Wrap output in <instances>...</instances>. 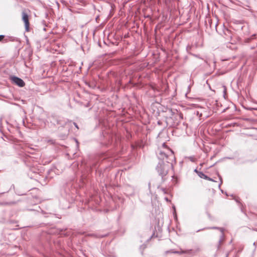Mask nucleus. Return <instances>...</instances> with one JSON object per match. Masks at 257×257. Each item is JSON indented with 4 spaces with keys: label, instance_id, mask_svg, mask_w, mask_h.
I'll list each match as a JSON object with an SVG mask.
<instances>
[{
    "label": "nucleus",
    "instance_id": "obj_1",
    "mask_svg": "<svg viewBox=\"0 0 257 257\" xmlns=\"http://www.w3.org/2000/svg\"><path fill=\"white\" fill-rule=\"evenodd\" d=\"M168 151L169 154L161 151L159 152V158L162 159L163 161L159 164L157 169L162 176H166L169 170L173 168V162L174 160L173 152L169 149H168Z\"/></svg>",
    "mask_w": 257,
    "mask_h": 257
},
{
    "label": "nucleus",
    "instance_id": "obj_2",
    "mask_svg": "<svg viewBox=\"0 0 257 257\" xmlns=\"http://www.w3.org/2000/svg\"><path fill=\"white\" fill-rule=\"evenodd\" d=\"M30 11L29 10H24L23 11L22 20L25 23V29L27 32L29 31L30 23H29V13Z\"/></svg>",
    "mask_w": 257,
    "mask_h": 257
},
{
    "label": "nucleus",
    "instance_id": "obj_3",
    "mask_svg": "<svg viewBox=\"0 0 257 257\" xmlns=\"http://www.w3.org/2000/svg\"><path fill=\"white\" fill-rule=\"evenodd\" d=\"M10 80L15 84L20 87H24L25 85V82L21 78L16 76H11Z\"/></svg>",
    "mask_w": 257,
    "mask_h": 257
},
{
    "label": "nucleus",
    "instance_id": "obj_4",
    "mask_svg": "<svg viewBox=\"0 0 257 257\" xmlns=\"http://www.w3.org/2000/svg\"><path fill=\"white\" fill-rule=\"evenodd\" d=\"M198 175L201 178H203L204 179L208 180H212L211 179H210L208 177H207L206 175H205L204 174H203L202 172H199L198 173Z\"/></svg>",
    "mask_w": 257,
    "mask_h": 257
},
{
    "label": "nucleus",
    "instance_id": "obj_5",
    "mask_svg": "<svg viewBox=\"0 0 257 257\" xmlns=\"http://www.w3.org/2000/svg\"><path fill=\"white\" fill-rule=\"evenodd\" d=\"M182 252L184 253H187V254H193L195 252V251H194L192 249H189V250H183V251H182Z\"/></svg>",
    "mask_w": 257,
    "mask_h": 257
},
{
    "label": "nucleus",
    "instance_id": "obj_6",
    "mask_svg": "<svg viewBox=\"0 0 257 257\" xmlns=\"http://www.w3.org/2000/svg\"><path fill=\"white\" fill-rule=\"evenodd\" d=\"M5 38L4 35H0V42L2 41Z\"/></svg>",
    "mask_w": 257,
    "mask_h": 257
}]
</instances>
